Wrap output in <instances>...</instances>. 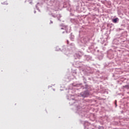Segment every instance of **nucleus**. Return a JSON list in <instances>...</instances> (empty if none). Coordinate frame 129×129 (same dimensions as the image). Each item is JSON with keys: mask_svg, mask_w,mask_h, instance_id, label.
Wrapping results in <instances>:
<instances>
[{"mask_svg": "<svg viewBox=\"0 0 129 129\" xmlns=\"http://www.w3.org/2000/svg\"><path fill=\"white\" fill-rule=\"evenodd\" d=\"M117 20H118V18H115L112 20L113 23H114L115 24H116L117 22Z\"/></svg>", "mask_w": 129, "mask_h": 129, "instance_id": "obj_1", "label": "nucleus"}, {"mask_svg": "<svg viewBox=\"0 0 129 129\" xmlns=\"http://www.w3.org/2000/svg\"><path fill=\"white\" fill-rule=\"evenodd\" d=\"M99 129H103V127L101 126V127H99Z\"/></svg>", "mask_w": 129, "mask_h": 129, "instance_id": "obj_2", "label": "nucleus"}]
</instances>
